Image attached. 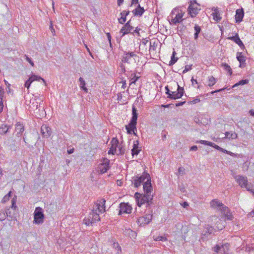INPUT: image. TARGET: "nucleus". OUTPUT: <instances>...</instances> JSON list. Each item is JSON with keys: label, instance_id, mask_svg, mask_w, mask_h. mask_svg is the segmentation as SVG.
Returning <instances> with one entry per match:
<instances>
[{"label": "nucleus", "instance_id": "f257e3e1", "mask_svg": "<svg viewBox=\"0 0 254 254\" xmlns=\"http://www.w3.org/2000/svg\"><path fill=\"white\" fill-rule=\"evenodd\" d=\"M153 196L152 194H142L138 192H136L134 194L137 204L139 207L146 203V207H149L153 204Z\"/></svg>", "mask_w": 254, "mask_h": 254}, {"label": "nucleus", "instance_id": "f03ea898", "mask_svg": "<svg viewBox=\"0 0 254 254\" xmlns=\"http://www.w3.org/2000/svg\"><path fill=\"white\" fill-rule=\"evenodd\" d=\"M137 111L135 107L133 105L132 107V118L128 125L126 126V129L128 134H131L133 132L134 134L135 130L136 131V125L137 124Z\"/></svg>", "mask_w": 254, "mask_h": 254}, {"label": "nucleus", "instance_id": "7ed1b4c3", "mask_svg": "<svg viewBox=\"0 0 254 254\" xmlns=\"http://www.w3.org/2000/svg\"><path fill=\"white\" fill-rule=\"evenodd\" d=\"M44 215L42 209L40 207H37L34 212L33 222L35 224H40L44 222Z\"/></svg>", "mask_w": 254, "mask_h": 254}, {"label": "nucleus", "instance_id": "20e7f679", "mask_svg": "<svg viewBox=\"0 0 254 254\" xmlns=\"http://www.w3.org/2000/svg\"><path fill=\"white\" fill-rule=\"evenodd\" d=\"M200 10V5L196 2L195 0H192L190 1L188 11L191 17H194L198 13Z\"/></svg>", "mask_w": 254, "mask_h": 254}, {"label": "nucleus", "instance_id": "39448f33", "mask_svg": "<svg viewBox=\"0 0 254 254\" xmlns=\"http://www.w3.org/2000/svg\"><path fill=\"white\" fill-rule=\"evenodd\" d=\"M174 85L178 86V92L171 91L170 92V94H169V95L167 96V98L171 99L176 100L182 98L184 93V89L183 87H180L177 82H174Z\"/></svg>", "mask_w": 254, "mask_h": 254}, {"label": "nucleus", "instance_id": "423d86ee", "mask_svg": "<svg viewBox=\"0 0 254 254\" xmlns=\"http://www.w3.org/2000/svg\"><path fill=\"white\" fill-rule=\"evenodd\" d=\"M234 178L241 188H246L248 190H250V185L248 184V179L246 177L236 175Z\"/></svg>", "mask_w": 254, "mask_h": 254}, {"label": "nucleus", "instance_id": "0eeeda50", "mask_svg": "<svg viewBox=\"0 0 254 254\" xmlns=\"http://www.w3.org/2000/svg\"><path fill=\"white\" fill-rule=\"evenodd\" d=\"M210 205L212 207H213L217 206L219 210L221 211V213L223 215L230 211L229 208L227 206L224 205L222 202H220L217 199H214L212 200L210 202Z\"/></svg>", "mask_w": 254, "mask_h": 254}, {"label": "nucleus", "instance_id": "6e6552de", "mask_svg": "<svg viewBox=\"0 0 254 254\" xmlns=\"http://www.w3.org/2000/svg\"><path fill=\"white\" fill-rule=\"evenodd\" d=\"M105 202L106 200L104 198H102L98 200L94 204L92 211H97L101 213L105 211Z\"/></svg>", "mask_w": 254, "mask_h": 254}, {"label": "nucleus", "instance_id": "1a4fd4ad", "mask_svg": "<svg viewBox=\"0 0 254 254\" xmlns=\"http://www.w3.org/2000/svg\"><path fill=\"white\" fill-rule=\"evenodd\" d=\"M229 245L228 244H225L220 246L216 245V246L213 248V251L217 254H229Z\"/></svg>", "mask_w": 254, "mask_h": 254}, {"label": "nucleus", "instance_id": "9d476101", "mask_svg": "<svg viewBox=\"0 0 254 254\" xmlns=\"http://www.w3.org/2000/svg\"><path fill=\"white\" fill-rule=\"evenodd\" d=\"M137 55L133 52H125L123 56L122 62L128 64H131L135 62L134 57H136Z\"/></svg>", "mask_w": 254, "mask_h": 254}, {"label": "nucleus", "instance_id": "9b49d317", "mask_svg": "<svg viewBox=\"0 0 254 254\" xmlns=\"http://www.w3.org/2000/svg\"><path fill=\"white\" fill-rule=\"evenodd\" d=\"M109 164L110 160L106 158H103L102 163L99 164L98 167L99 171L101 174L106 173L110 169Z\"/></svg>", "mask_w": 254, "mask_h": 254}, {"label": "nucleus", "instance_id": "f8f14e48", "mask_svg": "<svg viewBox=\"0 0 254 254\" xmlns=\"http://www.w3.org/2000/svg\"><path fill=\"white\" fill-rule=\"evenodd\" d=\"M120 211L119 214L121 215L123 213H130L132 210V207L128 203L122 202L120 204Z\"/></svg>", "mask_w": 254, "mask_h": 254}, {"label": "nucleus", "instance_id": "ddd939ff", "mask_svg": "<svg viewBox=\"0 0 254 254\" xmlns=\"http://www.w3.org/2000/svg\"><path fill=\"white\" fill-rule=\"evenodd\" d=\"M130 21H128L121 29L120 32L123 34L122 37L127 33L132 34V30L134 27L130 24Z\"/></svg>", "mask_w": 254, "mask_h": 254}, {"label": "nucleus", "instance_id": "4468645a", "mask_svg": "<svg viewBox=\"0 0 254 254\" xmlns=\"http://www.w3.org/2000/svg\"><path fill=\"white\" fill-rule=\"evenodd\" d=\"M213 227L209 226V225H206L204 230L202 232V236H201V239L203 241L206 240L208 236L210 235L212 232L213 231Z\"/></svg>", "mask_w": 254, "mask_h": 254}, {"label": "nucleus", "instance_id": "2eb2a0df", "mask_svg": "<svg viewBox=\"0 0 254 254\" xmlns=\"http://www.w3.org/2000/svg\"><path fill=\"white\" fill-rule=\"evenodd\" d=\"M119 143V140L117 138L114 137L112 139L111 141V146L110 150L108 151V154H115L117 151V148L118 146Z\"/></svg>", "mask_w": 254, "mask_h": 254}, {"label": "nucleus", "instance_id": "dca6fc26", "mask_svg": "<svg viewBox=\"0 0 254 254\" xmlns=\"http://www.w3.org/2000/svg\"><path fill=\"white\" fill-rule=\"evenodd\" d=\"M152 218V215L150 214H146L144 216L140 217L137 220V223L140 225L147 224L151 221Z\"/></svg>", "mask_w": 254, "mask_h": 254}, {"label": "nucleus", "instance_id": "f3484780", "mask_svg": "<svg viewBox=\"0 0 254 254\" xmlns=\"http://www.w3.org/2000/svg\"><path fill=\"white\" fill-rule=\"evenodd\" d=\"M41 132L45 138H48L50 136L52 133V130L51 128L46 125H43L41 127Z\"/></svg>", "mask_w": 254, "mask_h": 254}, {"label": "nucleus", "instance_id": "a211bd4d", "mask_svg": "<svg viewBox=\"0 0 254 254\" xmlns=\"http://www.w3.org/2000/svg\"><path fill=\"white\" fill-rule=\"evenodd\" d=\"M143 190L144 194H151V192L152 190V186L151 184V179L147 180L143 184Z\"/></svg>", "mask_w": 254, "mask_h": 254}, {"label": "nucleus", "instance_id": "6ab92c4d", "mask_svg": "<svg viewBox=\"0 0 254 254\" xmlns=\"http://www.w3.org/2000/svg\"><path fill=\"white\" fill-rule=\"evenodd\" d=\"M244 15V11L243 8L238 9L236 11L235 19L237 23H239L243 20Z\"/></svg>", "mask_w": 254, "mask_h": 254}, {"label": "nucleus", "instance_id": "aec40b11", "mask_svg": "<svg viewBox=\"0 0 254 254\" xmlns=\"http://www.w3.org/2000/svg\"><path fill=\"white\" fill-rule=\"evenodd\" d=\"M228 39L232 40L234 41L236 44H237L241 49L245 48V46L239 38V36L238 34L234 36L229 37H228Z\"/></svg>", "mask_w": 254, "mask_h": 254}, {"label": "nucleus", "instance_id": "412c9836", "mask_svg": "<svg viewBox=\"0 0 254 254\" xmlns=\"http://www.w3.org/2000/svg\"><path fill=\"white\" fill-rule=\"evenodd\" d=\"M175 14L174 11H172L171 13V16L172 17L171 21L174 24H176L177 23H179L180 20L182 18L183 15L181 13H178L176 14L175 16L174 17L173 15Z\"/></svg>", "mask_w": 254, "mask_h": 254}, {"label": "nucleus", "instance_id": "4be33fe9", "mask_svg": "<svg viewBox=\"0 0 254 254\" xmlns=\"http://www.w3.org/2000/svg\"><path fill=\"white\" fill-rule=\"evenodd\" d=\"M144 12V9L141 7L140 4H138L137 7L132 11V13L135 16H141Z\"/></svg>", "mask_w": 254, "mask_h": 254}, {"label": "nucleus", "instance_id": "5701e85b", "mask_svg": "<svg viewBox=\"0 0 254 254\" xmlns=\"http://www.w3.org/2000/svg\"><path fill=\"white\" fill-rule=\"evenodd\" d=\"M212 10L213 11V12L212 14V15L213 16V19L215 21L218 22L221 19V17L220 16L218 8L217 7H214L212 8Z\"/></svg>", "mask_w": 254, "mask_h": 254}, {"label": "nucleus", "instance_id": "b1692460", "mask_svg": "<svg viewBox=\"0 0 254 254\" xmlns=\"http://www.w3.org/2000/svg\"><path fill=\"white\" fill-rule=\"evenodd\" d=\"M97 211H92V213H90L89 217L91 218L93 222L99 221L100 220L99 214Z\"/></svg>", "mask_w": 254, "mask_h": 254}, {"label": "nucleus", "instance_id": "393cba45", "mask_svg": "<svg viewBox=\"0 0 254 254\" xmlns=\"http://www.w3.org/2000/svg\"><path fill=\"white\" fill-rule=\"evenodd\" d=\"M24 127L20 123H17L16 124L15 132L16 133L17 135H20L24 131Z\"/></svg>", "mask_w": 254, "mask_h": 254}, {"label": "nucleus", "instance_id": "a878e982", "mask_svg": "<svg viewBox=\"0 0 254 254\" xmlns=\"http://www.w3.org/2000/svg\"><path fill=\"white\" fill-rule=\"evenodd\" d=\"M129 11H123L121 13V17L119 19V22L121 24L124 23L126 21V16L129 14Z\"/></svg>", "mask_w": 254, "mask_h": 254}, {"label": "nucleus", "instance_id": "bb28decb", "mask_svg": "<svg viewBox=\"0 0 254 254\" xmlns=\"http://www.w3.org/2000/svg\"><path fill=\"white\" fill-rule=\"evenodd\" d=\"M138 179L139 181H140V182L142 183H144L145 182V180H146V181L147 180H150L151 178H150V175H149L148 173H146V172H144L142 175L140 176V177H137V176H136Z\"/></svg>", "mask_w": 254, "mask_h": 254}, {"label": "nucleus", "instance_id": "cd10ccee", "mask_svg": "<svg viewBox=\"0 0 254 254\" xmlns=\"http://www.w3.org/2000/svg\"><path fill=\"white\" fill-rule=\"evenodd\" d=\"M237 59L238 61L240 62V67H241L242 64H243V63H245L246 61L245 57L243 55H242V53L238 52L237 55Z\"/></svg>", "mask_w": 254, "mask_h": 254}, {"label": "nucleus", "instance_id": "c85d7f7f", "mask_svg": "<svg viewBox=\"0 0 254 254\" xmlns=\"http://www.w3.org/2000/svg\"><path fill=\"white\" fill-rule=\"evenodd\" d=\"M79 81L80 82V87L81 89L83 90L85 92H88V89L85 86V82L84 79L82 77H80L79 79Z\"/></svg>", "mask_w": 254, "mask_h": 254}, {"label": "nucleus", "instance_id": "c756f323", "mask_svg": "<svg viewBox=\"0 0 254 254\" xmlns=\"http://www.w3.org/2000/svg\"><path fill=\"white\" fill-rule=\"evenodd\" d=\"M194 28V30H195V33L194 34V38L195 40H196V39H197V38L198 37L199 33L201 31V28L199 26H198L196 24H195Z\"/></svg>", "mask_w": 254, "mask_h": 254}, {"label": "nucleus", "instance_id": "7c9ffc66", "mask_svg": "<svg viewBox=\"0 0 254 254\" xmlns=\"http://www.w3.org/2000/svg\"><path fill=\"white\" fill-rule=\"evenodd\" d=\"M222 67L226 70L229 75H231L232 74V70L231 67L226 63H223L221 64Z\"/></svg>", "mask_w": 254, "mask_h": 254}, {"label": "nucleus", "instance_id": "2f4dec72", "mask_svg": "<svg viewBox=\"0 0 254 254\" xmlns=\"http://www.w3.org/2000/svg\"><path fill=\"white\" fill-rule=\"evenodd\" d=\"M237 137V134L234 132H226L225 133V137L229 139H235Z\"/></svg>", "mask_w": 254, "mask_h": 254}, {"label": "nucleus", "instance_id": "473e14b6", "mask_svg": "<svg viewBox=\"0 0 254 254\" xmlns=\"http://www.w3.org/2000/svg\"><path fill=\"white\" fill-rule=\"evenodd\" d=\"M30 79H31L32 81H34L35 80L39 81L40 80H42L43 82L45 84H46V81L45 80L40 77V76H38L35 74L32 75L31 77H30Z\"/></svg>", "mask_w": 254, "mask_h": 254}, {"label": "nucleus", "instance_id": "72a5a7b5", "mask_svg": "<svg viewBox=\"0 0 254 254\" xmlns=\"http://www.w3.org/2000/svg\"><path fill=\"white\" fill-rule=\"evenodd\" d=\"M9 127L5 125H2L0 127V133L5 134L8 131Z\"/></svg>", "mask_w": 254, "mask_h": 254}, {"label": "nucleus", "instance_id": "f704fd0d", "mask_svg": "<svg viewBox=\"0 0 254 254\" xmlns=\"http://www.w3.org/2000/svg\"><path fill=\"white\" fill-rule=\"evenodd\" d=\"M208 86H212L215 84L216 79L213 76H211L208 77Z\"/></svg>", "mask_w": 254, "mask_h": 254}, {"label": "nucleus", "instance_id": "c9c22d12", "mask_svg": "<svg viewBox=\"0 0 254 254\" xmlns=\"http://www.w3.org/2000/svg\"><path fill=\"white\" fill-rule=\"evenodd\" d=\"M249 82V80L248 79L241 80L239 81L238 83H236L233 86V88H234L238 85H243L246 84H247Z\"/></svg>", "mask_w": 254, "mask_h": 254}, {"label": "nucleus", "instance_id": "e433bc0d", "mask_svg": "<svg viewBox=\"0 0 254 254\" xmlns=\"http://www.w3.org/2000/svg\"><path fill=\"white\" fill-rule=\"evenodd\" d=\"M133 182L134 187L136 188H138L140 186L142 183L136 177L133 178Z\"/></svg>", "mask_w": 254, "mask_h": 254}, {"label": "nucleus", "instance_id": "4c0bfd02", "mask_svg": "<svg viewBox=\"0 0 254 254\" xmlns=\"http://www.w3.org/2000/svg\"><path fill=\"white\" fill-rule=\"evenodd\" d=\"M11 191H10L6 195H5L2 198V200H1V202L2 203H5L6 202V201H7L9 199V198L11 197Z\"/></svg>", "mask_w": 254, "mask_h": 254}, {"label": "nucleus", "instance_id": "58836bf2", "mask_svg": "<svg viewBox=\"0 0 254 254\" xmlns=\"http://www.w3.org/2000/svg\"><path fill=\"white\" fill-rule=\"evenodd\" d=\"M153 239L156 241H166L167 240L166 237L164 236H153Z\"/></svg>", "mask_w": 254, "mask_h": 254}, {"label": "nucleus", "instance_id": "ea45409f", "mask_svg": "<svg viewBox=\"0 0 254 254\" xmlns=\"http://www.w3.org/2000/svg\"><path fill=\"white\" fill-rule=\"evenodd\" d=\"M83 221L85 224L87 226H89L92 224V223H94L91 218L90 217L88 218H85Z\"/></svg>", "mask_w": 254, "mask_h": 254}, {"label": "nucleus", "instance_id": "a19ab883", "mask_svg": "<svg viewBox=\"0 0 254 254\" xmlns=\"http://www.w3.org/2000/svg\"><path fill=\"white\" fill-rule=\"evenodd\" d=\"M178 60V58H175V57L171 56V61L169 62V65L172 66L174 64H175V63L177 62V60Z\"/></svg>", "mask_w": 254, "mask_h": 254}, {"label": "nucleus", "instance_id": "79ce46f5", "mask_svg": "<svg viewBox=\"0 0 254 254\" xmlns=\"http://www.w3.org/2000/svg\"><path fill=\"white\" fill-rule=\"evenodd\" d=\"M224 215V217L227 220H231L233 218V215L230 211H229L228 212L225 213Z\"/></svg>", "mask_w": 254, "mask_h": 254}, {"label": "nucleus", "instance_id": "37998d69", "mask_svg": "<svg viewBox=\"0 0 254 254\" xmlns=\"http://www.w3.org/2000/svg\"><path fill=\"white\" fill-rule=\"evenodd\" d=\"M118 147L119 148V153L118 154H121V155L124 154L125 152V147L122 144H120Z\"/></svg>", "mask_w": 254, "mask_h": 254}, {"label": "nucleus", "instance_id": "c03bdc74", "mask_svg": "<svg viewBox=\"0 0 254 254\" xmlns=\"http://www.w3.org/2000/svg\"><path fill=\"white\" fill-rule=\"evenodd\" d=\"M32 82L31 79H30V78L29 77V78L26 81L25 84H24V86L25 87H26L27 88V89H28L30 86V85L31 84V83Z\"/></svg>", "mask_w": 254, "mask_h": 254}, {"label": "nucleus", "instance_id": "a18cd8bd", "mask_svg": "<svg viewBox=\"0 0 254 254\" xmlns=\"http://www.w3.org/2000/svg\"><path fill=\"white\" fill-rule=\"evenodd\" d=\"M16 196L15 195L14 197L12 198L11 200L12 205H11V208H14V209L16 208Z\"/></svg>", "mask_w": 254, "mask_h": 254}, {"label": "nucleus", "instance_id": "49530a36", "mask_svg": "<svg viewBox=\"0 0 254 254\" xmlns=\"http://www.w3.org/2000/svg\"><path fill=\"white\" fill-rule=\"evenodd\" d=\"M140 152V150L138 149V148H136V149L135 148L132 149L131 150V154L133 156L134 155H137Z\"/></svg>", "mask_w": 254, "mask_h": 254}, {"label": "nucleus", "instance_id": "de8ad7c7", "mask_svg": "<svg viewBox=\"0 0 254 254\" xmlns=\"http://www.w3.org/2000/svg\"><path fill=\"white\" fill-rule=\"evenodd\" d=\"M6 218L5 213L3 211H0V221L4 220Z\"/></svg>", "mask_w": 254, "mask_h": 254}, {"label": "nucleus", "instance_id": "09e8293b", "mask_svg": "<svg viewBox=\"0 0 254 254\" xmlns=\"http://www.w3.org/2000/svg\"><path fill=\"white\" fill-rule=\"evenodd\" d=\"M24 57H25V60L32 66H34V64L32 61L31 59L29 58L28 56L25 55Z\"/></svg>", "mask_w": 254, "mask_h": 254}, {"label": "nucleus", "instance_id": "8fccbe9b", "mask_svg": "<svg viewBox=\"0 0 254 254\" xmlns=\"http://www.w3.org/2000/svg\"><path fill=\"white\" fill-rule=\"evenodd\" d=\"M138 77L136 76L135 74L133 75V77L131 78V83H135L136 81L138 80Z\"/></svg>", "mask_w": 254, "mask_h": 254}, {"label": "nucleus", "instance_id": "3c124183", "mask_svg": "<svg viewBox=\"0 0 254 254\" xmlns=\"http://www.w3.org/2000/svg\"><path fill=\"white\" fill-rule=\"evenodd\" d=\"M200 101V100L199 98H196L195 99L190 101L189 103L190 104H194L199 102Z\"/></svg>", "mask_w": 254, "mask_h": 254}, {"label": "nucleus", "instance_id": "603ef678", "mask_svg": "<svg viewBox=\"0 0 254 254\" xmlns=\"http://www.w3.org/2000/svg\"><path fill=\"white\" fill-rule=\"evenodd\" d=\"M191 69V65H186L185 66V68L183 71V73L186 72L188 71H189Z\"/></svg>", "mask_w": 254, "mask_h": 254}, {"label": "nucleus", "instance_id": "864d4df0", "mask_svg": "<svg viewBox=\"0 0 254 254\" xmlns=\"http://www.w3.org/2000/svg\"><path fill=\"white\" fill-rule=\"evenodd\" d=\"M140 29H138V27H136L135 29H133L132 30V34L136 33L137 34V36H139V31Z\"/></svg>", "mask_w": 254, "mask_h": 254}, {"label": "nucleus", "instance_id": "5fc2aeb1", "mask_svg": "<svg viewBox=\"0 0 254 254\" xmlns=\"http://www.w3.org/2000/svg\"><path fill=\"white\" fill-rule=\"evenodd\" d=\"M204 144L211 146L213 145V143L208 141L204 140Z\"/></svg>", "mask_w": 254, "mask_h": 254}, {"label": "nucleus", "instance_id": "6e6d98bb", "mask_svg": "<svg viewBox=\"0 0 254 254\" xmlns=\"http://www.w3.org/2000/svg\"><path fill=\"white\" fill-rule=\"evenodd\" d=\"M212 147H214V148L216 149L217 150H222V148H221L220 146H219L218 145L214 144L213 143V144L212 146H211Z\"/></svg>", "mask_w": 254, "mask_h": 254}, {"label": "nucleus", "instance_id": "4d7b16f0", "mask_svg": "<svg viewBox=\"0 0 254 254\" xmlns=\"http://www.w3.org/2000/svg\"><path fill=\"white\" fill-rule=\"evenodd\" d=\"M134 148H135V149L136 148H138V141L137 140H136L135 142H134L132 149Z\"/></svg>", "mask_w": 254, "mask_h": 254}, {"label": "nucleus", "instance_id": "13d9d810", "mask_svg": "<svg viewBox=\"0 0 254 254\" xmlns=\"http://www.w3.org/2000/svg\"><path fill=\"white\" fill-rule=\"evenodd\" d=\"M165 90H166V94L167 95V96L169 95V94H170V92H171L168 86H166L165 87Z\"/></svg>", "mask_w": 254, "mask_h": 254}, {"label": "nucleus", "instance_id": "bf43d9fd", "mask_svg": "<svg viewBox=\"0 0 254 254\" xmlns=\"http://www.w3.org/2000/svg\"><path fill=\"white\" fill-rule=\"evenodd\" d=\"M225 89V88H222V89H220L219 90H215V91H213L211 92V94H214L216 92H220L221 91H223Z\"/></svg>", "mask_w": 254, "mask_h": 254}, {"label": "nucleus", "instance_id": "052dcab7", "mask_svg": "<svg viewBox=\"0 0 254 254\" xmlns=\"http://www.w3.org/2000/svg\"><path fill=\"white\" fill-rule=\"evenodd\" d=\"M197 149V147L196 145L192 146L190 147V151H196Z\"/></svg>", "mask_w": 254, "mask_h": 254}, {"label": "nucleus", "instance_id": "680f3d73", "mask_svg": "<svg viewBox=\"0 0 254 254\" xmlns=\"http://www.w3.org/2000/svg\"><path fill=\"white\" fill-rule=\"evenodd\" d=\"M185 103H186V102H185V101L179 102V103H178L176 104V107H179V106H182V105H183Z\"/></svg>", "mask_w": 254, "mask_h": 254}, {"label": "nucleus", "instance_id": "e2e57ef3", "mask_svg": "<svg viewBox=\"0 0 254 254\" xmlns=\"http://www.w3.org/2000/svg\"><path fill=\"white\" fill-rule=\"evenodd\" d=\"M220 151H222L224 153H226L227 154H232V153H231L230 151H228L227 150H226V149H223L222 148V150H220Z\"/></svg>", "mask_w": 254, "mask_h": 254}, {"label": "nucleus", "instance_id": "0e129e2a", "mask_svg": "<svg viewBox=\"0 0 254 254\" xmlns=\"http://www.w3.org/2000/svg\"><path fill=\"white\" fill-rule=\"evenodd\" d=\"M138 2V0H131V3L130 6H132L133 4H136Z\"/></svg>", "mask_w": 254, "mask_h": 254}, {"label": "nucleus", "instance_id": "69168bd1", "mask_svg": "<svg viewBox=\"0 0 254 254\" xmlns=\"http://www.w3.org/2000/svg\"><path fill=\"white\" fill-rule=\"evenodd\" d=\"M182 205L184 208H186L189 206V204L187 202H184Z\"/></svg>", "mask_w": 254, "mask_h": 254}, {"label": "nucleus", "instance_id": "338daca9", "mask_svg": "<svg viewBox=\"0 0 254 254\" xmlns=\"http://www.w3.org/2000/svg\"><path fill=\"white\" fill-rule=\"evenodd\" d=\"M124 2V0H117L118 5L120 6Z\"/></svg>", "mask_w": 254, "mask_h": 254}, {"label": "nucleus", "instance_id": "774afa93", "mask_svg": "<svg viewBox=\"0 0 254 254\" xmlns=\"http://www.w3.org/2000/svg\"><path fill=\"white\" fill-rule=\"evenodd\" d=\"M249 113L250 114V115L252 116H254V110H251L250 111H249Z\"/></svg>", "mask_w": 254, "mask_h": 254}]
</instances>
